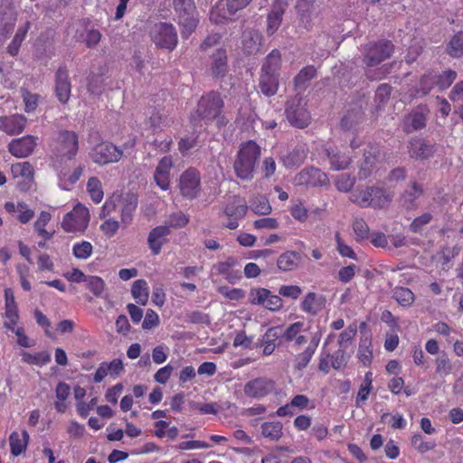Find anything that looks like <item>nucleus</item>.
<instances>
[{"instance_id":"69168bd1","label":"nucleus","mask_w":463,"mask_h":463,"mask_svg":"<svg viewBox=\"0 0 463 463\" xmlns=\"http://www.w3.org/2000/svg\"><path fill=\"white\" fill-rule=\"evenodd\" d=\"M353 230L358 240L367 238L369 233V227L367 223L361 218H356L353 222Z\"/></svg>"},{"instance_id":"39448f33","label":"nucleus","mask_w":463,"mask_h":463,"mask_svg":"<svg viewBox=\"0 0 463 463\" xmlns=\"http://www.w3.org/2000/svg\"><path fill=\"white\" fill-rule=\"evenodd\" d=\"M79 149L78 136L74 131L61 130L59 132L53 152L61 160H71Z\"/></svg>"},{"instance_id":"774afa93","label":"nucleus","mask_w":463,"mask_h":463,"mask_svg":"<svg viewBox=\"0 0 463 463\" xmlns=\"http://www.w3.org/2000/svg\"><path fill=\"white\" fill-rule=\"evenodd\" d=\"M301 293V288L297 285H283L279 289V295L292 299H297Z\"/></svg>"},{"instance_id":"4d7b16f0","label":"nucleus","mask_w":463,"mask_h":463,"mask_svg":"<svg viewBox=\"0 0 463 463\" xmlns=\"http://www.w3.org/2000/svg\"><path fill=\"white\" fill-rule=\"evenodd\" d=\"M392 92V87L389 84H381L375 92V102H377V108L384 106L390 99Z\"/></svg>"},{"instance_id":"0eeeda50","label":"nucleus","mask_w":463,"mask_h":463,"mask_svg":"<svg viewBox=\"0 0 463 463\" xmlns=\"http://www.w3.org/2000/svg\"><path fill=\"white\" fill-rule=\"evenodd\" d=\"M286 116L290 125L299 128H306L310 119L306 103L300 98H294L288 102Z\"/></svg>"},{"instance_id":"b1692460","label":"nucleus","mask_w":463,"mask_h":463,"mask_svg":"<svg viewBox=\"0 0 463 463\" xmlns=\"http://www.w3.org/2000/svg\"><path fill=\"white\" fill-rule=\"evenodd\" d=\"M178 24L181 27V35L187 39L198 24L197 12H184L177 14Z\"/></svg>"},{"instance_id":"ddd939ff","label":"nucleus","mask_w":463,"mask_h":463,"mask_svg":"<svg viewBox=\"0 0 463 463\" xmlns=\"http://www.w3.org/2000/svg\"><path fill=\"white\" fill-rule=\"evenodd\" d=\"M251 0H221L211 14V19L218 23L213 18L215 13L223 19H231L239 10L245 8Z\"/></svg>"},{"instance_id":"37998d69","label":"nucleus","mask_w":463,"mask_h":463,"mask_svg":"<svg viewBox=\"0 0 463 463\" xmlns=\"http://www.w3.org/2000/svg\"><path fill=\"white\" fill-rule=\"evenodd\" d=\"M23 361L29 364L43 365L51 361V355L47 351H42L35 354L23 352Z\"/></svg>"},{"instance_id":"c85d7f7f","label":"nucleus","mask_w":463,"mask_h":463,"mask_svg":"<svg viewBox=\"0 0 463 463\" xmlns=\"http://www.w3.org/2000/svg\"><path fill=\"white\" fill-rule=\"evenodd\" d=\"M259 87L265 96L271 97L275 95L279 87L278 75L273 72L261 71Z\"/></svg>"},{"instance_id":"4be33fe9","label":"nucleus","mask_w":463,"mask_h":463,"mask_svg":"<svg viewBox=\"0 0 463 463\" xmlns=\"http://www.w3.org/2000/svg\"><path fill=\"white\" fill-rule=\"evenodd\" d=\"M26 125V118L22 115H14L10 118H0V129L9 135H18L22 133Z\"/></svg>"},{"instance_id":"a211bd4d","label":"nucleus","mask_w":463,"mask_h":463,"mask_svg":"<svg viewBox=\"0 0 463 463\" xmlns=\"http://www.w3.org/2000/svg\"><path fill=\"white\" fill-rule=\"evenodd\" d=\"M173 166V161L170 156H164L156 167L154 179L156 184L162 190H167L170 184V170Z\"/></svg>"},{"instance_id":"de8ad7c7","label":"nucleus","mask_w":463,"mask_h":463,"mask_svg":"<svg viewBox=\"0 0 463 463\" xmlns=\"http://www.w3.org/2000/svg\"><path fill=\"white\" fill-rule=\"evenodd\" d=\"M87 190L94 202H101L104 194L101 188V183L97 177L93 176L88 180Z\"/></svg>"},{"instance_id":"412c9836","label":"nucleus","mask_w":463,"mask_h":463,"mask_svg":"<svg viewBox=\"0 0 463 463\" xmlns=\"http://www.w3.org/2000/svg\"><path fill=\"white\" fill-rule=\"evenodd\" d=\"M5 317L9 321L4 323V326L7 329L14 330V326L19 320L18 307L14 299V293L11 288L5 289Z\"/></svg>"},{"instance_id":"3c124183","label":"nucleus","mask_w":463,"mask_h":463,"mask_svg":"<svg viewBox=\"0 0 463 463\" xmlns=\"http://www.w3.org/2000/svg\"><path fill=\"white\" fill-rule=\"evenodd\" d=\"M317 76V69L313 65H307L300 70L294 79L297 86L303 85Z\"/></svg>"},{"instance_id":"5701e85b","label":"nucleus","mask_w":463,"mask_h":463,"mask_svg":"<svg viewBox=\"0 0 463 463\" xmlns=\"http://www.w3.org/2000/svg\"><path fill=\"white\" fill-rule=\"evenodd\" d=\"M262 42V35L255 30H247L242 34V49L248 55L256 54L260 52Z\"/></svg>"},{"instance_id":"49530a36","label":"nucleus","mask_w":463,"mask_h":463,"mask_svg":"<svg viewBox=\"0 0 463 463\" xmlns=\"http://www.w3.org/2000/svg\"><path fill=\"white\" fill-rule=\"evenodd\" d=\"M371 340L368 337L361 338L358 350V357L360 361L368 366L371 364L373 358V352L370 349Z\"/></svg>"},{"instance_id":"f03ea898","label":"nucleus","mask_w":463,"mask_h":463,"mask_svg":"<svg viewBox=\"0 0 463 463\" xmlns=\"http://www.w3.org/2000/svg\"><path fill=\"white\" fill-rule=\"evenodd\" d=\"M260 156V147L254 141L249 140L242 143L233 163L236 176L241 180L252 179Z\"/></svg>"},{"instance_id":"8fccbe9b","label":"nucleus","mask_w":463,"mask_h":463,"mask_svg":"<svg viewBox=\"0 0 463 463\" xmlns=\"http://www.w3.org/2000/svg\"><path fill=\"white\" fill-rule=\"evenodd\" d=\"M188 222L189 218L187 215L182 212H176L167 217L165 226H167L169 230L170 228H183Z\"/></svg>"},{"instance_id":"7ed1b4c3","label":"nucleus","mask_w":463,"mask_h":463,"mask_svg":"<svg viewBox=\"0 0 463 463\" xmlns=\"http://www.w3.org/2000/svg\"><path fill=\"white\" fill-rule=\"evenodd\" d=\"M149 36L156 48L172 52L177 45L178 36L175 26L169 23H156L149 29Z\"/></svg>"},{"instance_id":"f704fd0d","label":"nucleus","mask_w":463,"mask_h":463,"mask_svg":"<svg viewBox=\"0 0 463 463\" xmlns=\"http://www.w3.org/2000/svg\"><path fill=\"white\" fill-rule=\"evenodd\" d=\"M261 434L271 441H277L282 437L283 425L280 421H267L261 424Z\"/></svg>"},{"instance_id":"aec40b11","label":"nucleus","mask_w":463,"mask_h":463,"mask_svg":"<svg viewBox=\"0 0 463 463\" xmlns=\"http://www.w3.org/2000/svg\"><path fill=\"white\" fill-rule=\"evenodd\" d=\"M326 154L329 159L331 168L335 171L348 168L353 161V156L349 152L341 151L338 148H327Z\"/></svg>"},{"instance_id":"f3484780","label":"nucleus","mask_w":463,"mask_h":463,"mask_svg":"<svg viewBox=\"0 0 463 463\" xmlns=\"http://www.w3.org/2000/svg\"><path fill=\"white\" fill-rule=\"evenodd\" d=\"M171 231L167 226H156L152 229L147 237V243L149 249L154 255H158L161 251L162 246L166 242V236L169 235Z\"/></svg>"},{"instance_id":"0e129e2a","label":"nucleus","mask_w":463,"mask_h":463,"mask_svg":"<svg viewBox=\"0 0 463 463\" xmlns=\"http://www.w3.org/2000/svg\"><path fill=\"white\" fill-rule=\"evenodd\" d=\"M357 332V327L355 324H351L347 326V328L343 331L338 338V345L340 347H346V343L351 342Z\"/></svg>"},{"instance_id":"9b49d317","label":"nucleus","mask_w":463,"mask_h":463,"mask_svg":"<svg viewBox=\"0 0 463 463\" xmlns=\"http://www.w3.org/2000/svg\"><path fill=\"white\" fill-rule=\"evenodd\" d=\"M55 95L60 102L65 104L71 97V84L69 79V71L65 65L58 68L55 73Z\"/></svg>"},{"instance_id":"393cba45","label":"nucleus","mask_w":463,"mask_h":463,"mask_svg":"<svg viewBox=\"0 0 463 463\" xmlns=\"http://www.w3.org/2000/svg\"><path fill=\"white\" fill-rule=\"evenodd\" d=\"M326 304V298L315 292H309L304 298L301 303V308L304 312L310 315H317L320 312Z\"/></svg>"},{"instance_id":"f257e3e1","label":"nucleus","mask_w":463,"mask_h":463,"mask_svg":"<svg viewBox=\"0 0 463 463\" xmlns=\"http://www.w3.org/2000/svg\"><path fill=\"white\" fill-rule=\"evenodd\" d=\"M223 107L224 101L219 92L212 90L203 95L195 109L190 114L193 128H201L203 123L208 125L214 120L219 128L225 126L228 119L222 114Z\"/></svg>"},{"instance_id":"e2e57ef3","label":"nucleus","mask_w":463,"mask_h":463,"mask_svg":"<svg viewBox=\"0 0 463 463\" xmlns=\"http://www.w3.org/2000/svg\"><path fill=\"white\" fill-rule=\"evenodd\" d=\"M150 126L154 128H161L168 124L167 117L159 109H153L149 116Z\"/></svg>"},{"instance_id":"052dcab7","label":"nucleus","mask_w":463,"mask_h":463,"mask_svg":"<svg viewBox=\"0 0 463 463\" xmlns=\"http://www.w3.org/2000/svg\"><path fill=\"white\" fill-rule=\"evenodd\" d=\"M87 288L96 296L99 297L104 290L105 283L103 279L97 276H90L85 281Z\"/></svg>"},{"instance_id":"2f4dec72","label":"nucleus","mask_w":463,"mask_h":463,"mask_svg":"<svg viewBox=\"0 0 463 463\" xmlns=\"http://www.w3.org/2000/svg\"><path fill=\"white\" fill-rule=\"evenodd\" d=\"M364 119V112L361 107H354L349 109L342 118L340 125L344 130H351L360 124Z\"/></svg>"},{"instance_id":"dca6fc26","label":"nucleus","mask_w":463,"mask_h":463,"mask_svg":"<svg viewBox=\"0 0 463 463\" xmlns=\"http://www.w3.org/2000/svg\"><path fill=\"white\" fill-rule=\"evenodd\" d=\"M408 152L411 158L424 160L433 156L435 147L423 138L413 137L409 141Z\"/></svg>"},{"instance_id":"9d476101","label":"nucleus","mask_w":463,"mask_h":463,"mask_svg":"<svg viewBox=\"0 0 463 463\" xmlns=\"http://www.w3.org/2000/svg\"><path fill=\"white\" fill-rule=\"evenodd\" d=\"M328 181L327 175L322 170L315 167L305 168L295 176V183L298 185L323 186Z\"/></svg>"},{"instance_id":"5fc2aeb1","label":"nucleus","mask_w":463,"mask_h":463,"mask_svg":"<svg viewBox=\"0 0 463 463\" xmlns=\"http://www.w3.org/2000/svg\"><path fill=\"white\" fill-rule=\"evenodd\" d=\"M93 251V247L90 242L83 241L80 243H76L73 246L72 252L77 259L86 260Z\"/></svg>"},{"instance_id":"c756f323","label":"nucleus","mask_w":463,"mask_h":463,"mask_svg":"<svg viewBox=\"0 0 463 463\" xmlns=\"http://www.w3.org/2000/svg\"><path fill=\"white\" fill-rule=\"evenodd\" d=\"M227 71L228 66L226 52L222 49H219L213 54L211 73L214 78H222L226 75Z\"/></svg>"},{"instance_id":"09e8293b","label":"nucleus","mask_w":463,"mask_h":463,"mask_svg":"<svg viewBox=\"0 0 463 463\" xmlns=\"http://www.w3.org/2000/svg\"><path fill=\"white\" fill-rule=\"evenodd\" d=\"M355 183V177L349 174H341L336 176L335 184L336 189L343 193L351 191Z\"/></svg>"},{"instance_id":"20e7f679","label":"nucleus","mask_w":463,"mask_h":463,"mask_svg":"<svg viewBox=\"0 0 463 463\" xmlns=\"http://www.w3.org/2000/svg\"><path fill=\"white\" fill-rule=\"evenodd\" d=\"M394 51L393 43L389 40L370 42L364 46V62L370 67L376 66L391 57Z\"/></svg>"},{"instance_id":"e433bc0d","label":"nucleus","mask_w":463,"mask_h":463,"mask_svg":"<svg viewBox=\"0 0 463 463\" xmlns=\"http://www.w3.org/2000/svg\"><path fill=\"white\" fill-rule=\"evenodd\" d=\"M371 193L372 203H370V207L382 209L386 207L392 201V196L383 188L373 186Z\"/></svg>"},{"instance_id":"603ef678","label":"nucleus","mask_w":463,"mask_h":463,"mask_svg":"<svg viewBox=\"0 0 463 463\" xmlns=\"http://www.w3.org/2000/svg\"><path fill=\"white\" fill-rule=\"evenodd\" d=\"M433 216L430 213H424L421 215L416 217L409 225V230L413 233H420L423 227L428 225Z\"/></svg>"},{"instance_id":"bf43d9fd","label":"nucleus","mask_w":463,"mask_h":463,"mask_svg":"<svg viewBox=\"0 0 463 463\" xmlns=\"http://www.w3.org/2000/svg\"><path fill=\"white\" fill-rule=\"evenodd\" d=\"M456 77V71L451 70L443 71L441 74H437V86L439 90L448 89L453 83Z\"/></svg>"},{"instance_id":"473e14b6","label":"nucleus","mask_w":463,"mask_h":463,"mask_svg":"<svg viewBox=\"0 0 463 463\" xmlns=\"http://www.w3.org/2000/svg\"><path fill=\"white\" fill-rule=\"evenodd\" d=\"M22 436L23 438H20L19 433L14 431L9 437L11 453L14 457L19 456L26 449L29 441V434L26 430H24Z\"/></svg>"},{"instance_id":"bb28decb","label":"nucleus","mask_w":463,"mask_h":463,"mask_svg":"<svg viewBox=\"0 0 463 463\" xmlns=\"http://www.w3.org/2000/svg\"><path fill=\"white\" fill-rule=\"evenodd\" d=\"M302 260L301 254L295 250H288L277 260V266L282 271H291L298 268Z\"/></svg>"},{"instance_id":"79ce46f5","label":"nucleus","mask_w":463,"mask_h":463,"mask_svg":"<svg viewBox=\"0 0 463 463\" xmlns=\"http://www.w3.org/2000/svg\"><path fill=\"white\" fill-rule=\"evenodd\" d=\"M315 2L316 0H298L295 7L303 23H309Z\"/></svg>"},{"instance_id":"2eb2a0df","label":"nucleus","mask_w":463,"mask_h":463,"mask_svg":"<svg viewBox=\"0 0 463 463\" xmlns=\"http://www.w3.org/2000/svg\"><path fill=\"white\" fill-rule=\"evenodd\" d=\"M36 146V137L33 136H24L21 138L14 139L8 146L9 152L18 157H27Z\"/></svg>"},{"instance_id":"6e6552de","label":"nucleus","mask_w":463,"mask_h":463,"mask_svg":"<svg viewBox=\"0 0 463 463\" xmlns=\"http://www.w3.org/2000/svg\"><path fill=\"white\" fill-rule=\"evenodd\" d=\"M122 156V149L112 143L107 142L98 144L90 154L92 161L99 165L117 163L121 159Z\"/></svg>"},{"instance_id":"a878e982","label":"nucleus","mask_w":463,"mask_h":463,"mask_svg":"<svg viewBox=\"0 0 463 463\" xmlns=\"http://www.w3.org/2000/svg\"><path fill=\"white\" fill-rule=\"evenodd\" d=\"M307 156V148L305 145H298L293 150L281 156L283 165L287 167L302 165Z\"/></svg>"},{"instance_id":"13d9d810","label":"nucleus","mask_w":463,"mask_h":463,"mask_svg":"<svg viewBox=\"0 0 463 463\" xmlns=\"http://www.w3.org/2000/svg\"><path fill=\"white\" fill-rule=\"evenodd\" d=\"M269 290L264 288H252L249 293L250 302L253 305L264 306L267 298L269 297Z\"/></svg>"},{"instance_id":"4c0bfd02","label":"nucleus","mask_w":463,"mask_h":463,"mask_svg":"<svg viewBox=\"0 0 463 463\" xmlns=\"http://www.w3.org/2000/svg\"><path fill=\"white\" fill-rule=\"evenodd\" d=\"M392 297L402 307L411 306L415 299L413 292L404 287H396L393 289Z\"/></svg>"},{"instance_id":"680f3d73","label":"nucleus","mask_w":463,"mask_h":463,"mask_svg":"<svg viewBox=\"0 0 463 463\" xmlns=\"http://www.w3.org/2000/svg\"><path fill=\"white\" fill-rule=\"evenodd\" d=\"M411 445L420 453H425L435 448V442L424 441L420 434H415L411 438Z\"/></svg>"},{"instance_id":"7c9ffc66","label":"nucleus","mask_w":463,"mask_h":463,"mask_svg":"<svg viewBox=\"0 0 463 463\" xmlns=\"http://www.w3.org/2000/svg\"><path fill=\"white\" fill-rule=\"evenodd\" d=\"M426 126V117L422 111L413 110L403 120V130L406 133L420 130Z\"/></svg>"},{"instance_id":"72a5a7b5","label":"nucleus","mask_w":463,"mask_h":463,"mask_svg":"<svg viewBox=\"0 0 463 463\" xmlns=\"http://www.w3.org/2000/svg\"><path fill=\"white\" fill-rule=\"evenodd\" d=\"M371 189H373V186H358L352 192L350 195V201L359 205L360 207H370V203H372Z\"/></svg>"},{"instance_id":"c9c22d12","label":"nucleus","mask_w":463,"mask_h":463,"mask_svg":"<svg viewBox=\"0 0 463 463\" xmlns=\"http://www.w3.org/2000/svg\"><path fill=\"white\" fill-rule=\"evenodd\" d=\"M131 294L136 299L137 303L145 306L148 301V288L145 279L136 280L131 288Z\"/></svg>"},{"instance_id":"ea45409f","label":"nucleus","mask_w":463,"mask_h":463,"mask_svg":"<svg viewBox=\"0 0 463 463\" xmlns=\"http://www.w3.org/2000/svg\"><path fill=\"white\" fill-rule=\"evenodd\" d=\"M250 210L260 215L269 214L272 211L269 200L263 195H257L253 197L250 204Z\"/></svg>"},{"instance_id":"cd10ccee","label":"nucleus","mask_w":463,"mask_h":463,"mask_svg":"<svg viewBox=\"0 0 463 463\" xmlns=\"http://www.w3.org/2000/svg\"><path fill=\"white\" fill-rule=\"evenodd\" d=\"M422 186L417 182H412L405 189L402 195V205L407 209L417 207V200L423 194Z\"/></svg>"},{"instance_id":"a18cd8bd","label":"nucleus","mask_w":463,"mask_h":463,"mask_svg":"<svg viewBox=\"0 0 463 463\" xmlns=\"http://www.w3.org/2000/svg\"><path fill=\"white\" fill-rule=\"evenodd\" d=\"M280 53L278 50H273L265 60L261 71L276 73L280 66Z\"/></svg>"},{"instance_id":"864d4df0","label":"nucleus","mask_w":463,"mask_h":463,"mask_svg":"<svg viewBox=\"0 0 463 463\" xmlns=\"http://www.w3.org/2000/svg\"><path fill=\"white\" fill-rule=\"evenodd\" d=\"M434 86H437V73L428 72L420 79L419 91H420L422 95H427Z\"/></svg>"},{"instance_id":"6e6d98bb","label":"nucleus","mask_w":463,"mask_h":463,"mask_svg":"<svg viewBox=\"0 0 463 463\" xmlns=\"http://www.w3.org/2000/svg\"><path fill=\"white\" fill-rule=\"evenodd\" d=\"M316 349H317V343H315V345H309L304 352L300 353L296 358V360H297L296 368H298V370H302L305 367H307V365L310 362Z\"/></svg>"},{"instance_id":"4468645a","label":"nucleus","mask_w":463,"mask_h":463,"mask_svg":"<svg viewBox=\"0 0 463 463\" xmlns=\"http://www.w3.org/2000/svg\"><path fill=\"white\" fill-rule=\"evenodd\" d=\"M288 6V0H275L267 17V33L272 35L280 26L285 11Z\"/></svg>"},{"instance_id":"338daca9","label":"nucleus","mask_w":463,"mask_h":463,"mask_svg":"<svg viewBox=\"0 0 463 463\" xmlns=\"http://www.w3.org/2000/svg\"><path fill=\"white\" fill-rule=\"evenodd\" d=\"M345 347H340L336 352L331 355L332 366L339 370L346 365L347 358L345 356Z\"/></svg>"},{"instance_id":"a19ab883","label":"nucleus","mask_w":463,"mask_h":463,"mask_svg":"<svg viewBox=\"0 0 463 463\" xmlns=\"http://www.w3.org/2000/svg\"><path fill=\"white\" fill-rule=\"evenodd\" d=\"M15 15L12 11L0 14V36L6 37L15 25Z\"/></svg>"},{"instance_id":"1a4fd4ad","label":"nucleus","mask_w":463,"mask_h":463,"mask_svg":"<svg viewBox=\"0 0 463 463\" xmlns=\"http://www.w3.org/2000/svg\"><path fill=\"white\" fill-rule=\"evenodd\" d=\"M179 187L184 197L193 199L196 197L200 187V175L194 168L184 171L179 180Z\"/></svg>"},{"instance_id":"58836bf2","label":"nucleus","mask_w":463,"mask_h":463,"mask_svg":"<svg viewBox=\"0 0 463 463\" xmlns=\"http://www.w3.org/2000/svg\"><path fill=\"white\" fill-rule=\"evenodd\" d=\"M29 27L30 23L26 22L24 26L18 28L14 39L7 47V52L12 56H15L18 53L20 46L23 41L24 40V37L28 32Z\"/></svg>"},{"instance_id":"f8f14e48","label":"nucleus","mask_w":463,"mask_h":463,"mask_svg":"<svg viewBox=\"0 0 463 463\" xmlns=\"http://www.w3.org/2000/svg\"><path fill=\"white\" fill-rule=\"evenodd\" d=\"M273 390V381L266 377H259L249 381L244 385L243 392L248 397L262 398L269 394Z\"/></svg>"},{"instance_id":"6ab92c4d","label":"nucleus","mask_w":463,"mask_h":463,"mask_svg":"<svg viewBox=\"0 0 463 463\" xmlns=\"http://www.w3.org/2000/svg\"><path fill=\"white\" fill-rule=\"evenodd\" d=\"M380 151L376 146H368L364 152V159L359 166V179H366L372 174V171L378 160Z\"/></svg>"},{"instance_id":"423d86ee","label":"nucleus","mask_w":463,"mask_h":463,"mask_svg":"<svg viewBox=\"0 0 463 463\" xmlns=\"http://www.w3.org/2000/svg\"><path fill=\"white\" fill-rule=\"evenodd\" d=\"M90 222L89 210L81 205H76L72 211L63 217L61 227L67 232H82Z\"/></svg>"},{"instance_id":"c03bdc74","label":"nucleus","mask_w":463,"mask_h":463,"mask_svg":"<svg viewBox=\"0 0 463 463\" xmlns=\"http://www.w3.org/2000/svg\"><path fill=\"white\" fill-rule=\"evenodd\" d=\"M448 53L452 57L463 55V32L456 33L447 46Z\"/></svg>"}]
</instances>
